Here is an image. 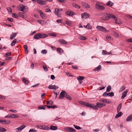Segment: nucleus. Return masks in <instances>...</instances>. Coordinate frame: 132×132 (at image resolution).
Returning <instances> with one entry per match:
<instances>
[{
    "label": "nucleus",
    "mask_w": 132,
    "mask_h": 132,
    "mask_svg": "<svg viewBox=\"0 0 132 132\" xmlns=\"http://www.w3.org/2000/svg\"><path fill=\"white\" fill-rule=\"evenodd\" d=\"M67 95V93L65 91H62L60 94L59 95V98H60L61 99H63L64 97H66Z\"/></svg>",
    "instance_id": "nucleus-1"
},
{
    "label": "nucleus",
    "mask_w": 132,
    "mask_h": 132,
    "mask_svg": "<svg viewBox=\"0 0 132 132\" xmlns=\"http://www.w3.org/2000/svg\"><path fill=\"white\" fill-rule=\"evenodd\" d=\"M86 106L88 107L92 108L95 110L98 109L96 106L93 104H90L87 103Z\"/></svg>",
    "instance_id": "nucleus-2"
},
{
    "label": "nucleus",
    "mask_w": 132,
    "mask_h": 132,
    "mask_svg": "<svg viewBox=\"0 0 132 132\" xmlns=\"http://www.w3.org/2000/svg\"><path fill=\"white\" fill-rule=\"evenodd\" d=\"M64 129L67 132H76L75 130L73 128L70 127H66Z\"/></svg>",
    "instance_id": "nucleus-3"
},
{
    "label": "nucleus",
    "mask_w": 132,
    "mask_h": 132,
    "mask_svg": "<svg viewBox=\"0 0 132 132\" xmlns=\"http://www.w3.org/2000/svg\"><path fill=\"white\" fill-rule=\"evenodd\" d=\"M96 7L97 9L101 10H104V7L101 5L98 2H97L96 3Z\"/></svg>",
    "instance_id": "nucleus-4"
},
{
    "label": "nucleus",
    "mask_w": 132,
    "mask_h": 132,
    "mask_svg": "<svg viewBox=\"0 0 132 132\" xmlns=\"http://www.w3.org/2000/svg\"><path fill=\"white\" fill-rule=\"evenodd\" d=\"M96 28L98 30H100L101 31L106 32V30L104 28H103L102 26H97L96 27Z\"/></svg>",
    "instance_id": "nucleus-5"
},
{
    "label": "nucleus",
    "mask_w": 132,
    "mask_h": 132,
    "mask_svg": "<svg viewBox=\"0 0 132 132\" xmlns=\"http://www.w3.org/2000/svg\"><path fill=\"white\" fill-rule=\"evenodd\" d=\"M11 121L10 120H1V123L3 125L11 123Z\"/></svg>",
    "instance_id": "nucleus-6"
},
{
    "label": "nucleus",
    "mask_w": 132,
    "mask_h": 132,
    "mask_svg": "<svg viewBox=\"0 0 132 132\" xmlns=\"http://www.w3.org/2000/svg\"><path fill=\"white\" fill-rule=\"evenodd\" d=\"M81 4L84 8H89L90 7V6L87 3L85 2H82Z\"/></svg>",
    "instance_id": "nucleus-7"
},
{
    "label": "nucleus",
    "mask_w": 132,
    "mask_h": 132,
    "mask_svg": "<svg viewBox=\"0 0 132 132\" xmlns=\"http://www.w3.org/2000/svg\"><path fill=\"white\" fill-rule=\"evenodd\" d=\"M26 127L23 125H22L18 128L16 129V131L19 132L21 131L23 129H24Z\"/></svg>",
    "instance_id": "nucleus-8"
},
{
    "label": "nucleus",
    "mask_w": 132,
    "mask_h": 132,
    "mask_svg": "<svg viewBox=\"0 0 132 132\" xmlns=\"http://www.w3.org/2000/svg\"><path fill=\"white\" fill-rule=\"evenodd\" d=\"M78 80L79 82V84H81L82 82V80L84 79V78L83 76H79L77 77Z\"/></svg>",
    "instance_id": "nucleus-9"
},
{
    "label": "nucleus",
    "mask_w": 132,
    "mask_h": 132,
    "mask_svg": "<svg viewBox=\"0 0 132 132\" xmlns=\"http://www.w3.org/2000/svg\"><path fill=\"white\" fill-rule=\"evenodd\" d=\"M105 105V104L98 102L97 103L96 105V106L97 108H100Z\"/></svg>",
    "instance_id": "nucleus-10"
},
{
    "label": "nucleus",
    "mask_w": 132,
    "mask_h": 132,
    "mask_svg": "<svg viewBox=\"0 0 132 132\" xmlns=\"http://www.w3.org/2000/svg\"><path fill=\"white\" fill-rule=\"evenodd\" d=\"M128 91V90L127 89L123 92L122 95V96L121 97V99H123L126 96L127 93Z\"/></svg>",
    "instance_id": "nucleus-11"
},
{
    "label": "nucleus",
    "mask_w": 132,
    "mask_h": 132,
    "mask_svg": "<svg viewBox=\"0 0 132 132\" xmlns=\"http://www.w3.org/2000/svg\"><path fill=\"white\" fill-rule=\"evenodd\" d=\"M36 1L40 5H44L46 3V2L43 0H36Z\"/></svg>",
    "instance_id": "nucleus-12"
},
{
    "label": "nucleus",
    "mask_w": 132,
    "mask_h": 132,
    "mask_svg": "<svg viewBox=\"0 0 132 132\" xmlns=\"http://www.w3.org/2000/svg\"><path fill=\"white\" fill-rule=\"evenodd\" d=\"M48 88L50 89L56 90L58 88V87L55 85H52L49 86Z\"/></svg>",
    "instance_id": "nucleus-13"
},
{
    "label": "nucleus",
    "mask_w": 132,
    "mask_h": 132,
    "mask_svg": "<svg viewBox=\"0 0 132 132\" xmlns=\"http://www.w3.org/2000/svg\"><path fill=\"white\" fill-rule=\"evenodd\" d=\"M66 14L67 15L70 16H72L75 15V13L73 12L69 11L67 12Z\"/></svg>",
    "instance_id": "nucleus-14"
},
{
    "label": "nucleus",
    "mask_w": 132,
    "mask_h": 132,
    "mask_svg": "<svg viewBox=\"0 0 132 132\" xmlns=\"http://www.w3.org/2000/svg\"><path fill=\"white\" fill-rule=\"evenodd\" d=\"M26 6H23L22 5H21L19 6V10L20 11L23 12Z\"/></svg>",
    "instance_id": "nucleus-15"
},
{
    "label": "nucleus",
    "mask_w": 132,
    "mask_h": 132,
    "mask_svg": "<svg viewBox=\"0 0 132 132\" xmlns=\"http://www.w3.org/2000/svg\"><path fill=\"white\" fill-rule=\"evenodd\" d=\"M108 16L109 19L110 18H111L114 20L116 18V16L114 15L111 14H109L108 15Z\"/></svg>",
    "instance_id": "nucleus-16"
},
{
    "label": "nucleus",
    "mask_w": 132,
    "mask_h": 132,
    "mask_svg": "<svg viewBox=\"0 0 132 132\" xmlns=\"http://www.w3.org/2000/svg\"><path fill=\"white\" fill-rule=\"evenodd\" d=\"M37 21L40 24L42 25L46 23L47 21H48V20H47V21H45L43 20H37Z\"/></svg>",
    "instance_id": "nucleus-17"
},
{
    "label": "nucleus",
    "mask_w": 132,
    "mask_h": 132,
    "mask_svg": "<svg viewBox=\"0 0 132 132\" xmlns=\"http://www.w3.org/2000/svg\"><path fill=\"white\" fill-rule=\"evenodd\" d=\"M19 15L20 16L23 18H26V16L25 14L22 13L20 12L19 13Z\"/></svg>",
    "instance_id": "nucleus-18"
},
{
    "label": "nucleus",
    "mask_w": 132,
    "mask_h": 132,
    "mask_svg": "<svg viewBox=\"0 0 132 132\" xmlns=\"http://www.w3.org/2000/svg\"><path fill=\"white\" fill-rule=\"evenodd\" d=\"M39 38H44L46 37H47L48 35L45 34H40L39 33Z\"/></svg>",
    "instance_id": "nucleus-19"
},
{
    "label": "nucleus",
    "mask_w": 132,
    "mask_h": 132,
    "mask_svg": "<svg viewBox=\"0 0 132 132\" xmlns=\"http://www.w3.org/2000/svg\"><path fill=\"white\" fill-rule=\"evenodd\" d=\"M81 15L82 18H83L86 19L89 17L88 15L85 13L82 14Z\"/></svg>",
    "instance_id": "nucleus-20"
},
{
    "label": "nucleus",
    "mask_w": 132,
    "mask_h": 132,
    "mask_svg": "<svg viewBox=\"0 0 132 132\" xmlns=\"http://www.w3.org/2000/svg\"><path fill=\"white\" fill-rule=\"evenodd\" d=\"M16 34L15 33L13 32L10 36V39H14L16 36Z\"/></svg>",
    "instance_id": "nucleus-21"
},
{
    "label": "nucleus",
    "mask_w": 132,
    "mask_h": 132,
    "mask_svg": "<svg viewBox=\"0 0 132 132\" xmlns=\"http://www.w3.org/2000/svg\"><path fill=\"white\" fill-rule=\"evenodd\" d=\"M101 65H98L97 67L94 69L93 70L94 71H98L101 69Z\"/></svg>",
    "instance_id": "nucleus-22"
},
{
    "label": "nucleus",
    "mask_w": 132,
    "mask_h": 132,
    "mask_svg": "<svg viewBox=\"0 0 132 132\" xmlns=\"http://www.w3.org/2000/svg\"><path fill=\"white\" fill-rule=\"evenodd\" d=\"M127 121H132V115H129L127 118L126 120Z\"/></svg>",
    "instance_id": "nucleus-23"
},
{
    "label": "nucleus",
    "mask_w": 132,
    "mask_h": 132,
    "mask_svg": "<svg viewBox=\"0 0 132 132\" xmlns=\"http://www.w3.org/2000/svg\"><path fill=\"white\" fill-rule=\"evenodd\" d=\"M84 27L88 29H91L92 27L91 26L89 23H88L87 25L86 26H84Z\"/></svg>",
    "instance_id": "nucleus-24"
},
{
    "label": "nucleus",
    "mask_w": 132,
    "mask_h": 132,
    "mask_svg": "<svg viewBox=\"0 0 132 132\" xmlns=\"http://www.w3.org/2000/svg\"><path fill=\"white\" fill-rule=\"evenodd\" d=\"M109 19V18L108 16H103L101 19L104 21H106L108 20Z\"/></svg>",
    "instance_id": "nucleus-25"
},
{
    "label": "nucleus",
    "mask_w": 132,
    "mask_h": 132,
    "mask_svg": "<svg viewBox=\"0 0 132 132\" xmlns=\"http://www.w3.org/2000/svg\"><path fill=\"white\" fill-rule=\"evenodd\" d=\"M59 42L60 43H61V44H66L67 43V42L66 41L64 40L61 39H59Z\"/></svg>",
    "instance_id": "nucleus-26"
},
{
    "label": "nucleus",
    "mask_w": 132,
    "mask_h": 132,
    "mask_svg": "<svg viewBox=\"0 0 132 132\" xmlns=\"http://www.w3.org/2000/svg\"><path fill=\"white\" fill-rule=\"evenodd\" d=\"M106 5L108 6L111 7L113 5V4L111 1H109L107 3Z\"/></svg>",
    "instance_id": "nucleus-27"
},
{
    "label": "nucleus",
    "mask_w": 132,
    "mask_h": 132,
    "mask_svg": "<svg viewBox=\"0 0 132 132\" xmlns=\"http://www.w3.org/2000/svg\"><path fill=\"white\" fill-rule=\"evenodd\" d=\"M50 129L53 130H55L57 129V127L56 126L52 125L51 126Z\"/></svg>",
    "instance_id": "nucleus-28"
},
{
    "label": "nucleus",
    "mask_w": 132,
    "mask_h": 132,
    "mask_svg": "<svg viewBox=\"0 0 132 132\" xmlns=\"http://www.w3.org/2000/svg\"><path fill=\"white\" fill-rule=\"evenodd\" d=\"M122 107V104H120L117 108V112H118L120 111L121 108Z\"/></svg>",
    "instance_id": "nucleus-29"
},
{
    "label": "nucleus",
    "mask_w": 132,
    "mask_h": 132,
    "mask_svg": "<svg viewBox=\"0 0 132 132\" xmlns=\"http://www.w3.org/2000/svg\"><path fill=\"white\" fill-rule=\"evenodd\" d=\"M22 81L26 85L28 84L29 82V81L27 80L24 78H22Z\"/></svg>",
    "instance_id": "nucleus-30"
},
{
    "label": "nucleus",
    "mask_w": 132,
    "mask_h": 132,
    "mask_svg": "<svg viewBox=\"0 0 132 132\" xmlns=\"http://www.w3.org/2000/svg\"><path fill=\"white\" fill-rule=\"evenodd\" d=\"M78 38L80 40H84L86 39V37L82 36H79L78 37Z\"/></svg>",
    "instance_id": "nucleus-31"
},
{
    "label": "nucleus",
    "mask_w": 132,
    "mask_h": 132,
    "mask_svg": "<svg viewBox=\"0 0 132 132\" xmlns=\"http://www.w3.org/2000/svg\"><path fill=\"white\" fill-rule=\"evenodd\" d=\"M111 54V53H108L105 50H103L102 52V54L104 55L106 54Z\"/></svg>",
    "instance_id": "nucleus-32"
},
{
    "label": "nucleus",
    "mask_w": 132,
    "mask_h": 132,
    "mask_svg": "<svg viewBox=\"0 0 132 132\" xmlns=\"http://www.w3.org/2000/svg\"><path fill=\"white\" fill-rule=\"evenodd\" d=\"M72 6L78 9H79L80 8V7L78 5L75 3H73L72 4Z\"/></svg>",
    "instance_id": "nucleus-33"
},
{
    "label": "nucleus",
    "mask_w": 132,
    "mask_h": 132,
    "mask_svg": "<svg viewBox=\"0 0 132 132\" xmlns=\"http://www.w3.org/2000/svg\"><path fill=\"white\" fill-rule=\"evenodd\" d=\"M122 114H123L122 112H120L116 115L115 117V118H117L119 117H120L122 115Z\"/></svg>",
    "instance_id": "nucleus-34"
},
{
    "label": "nucleus",
    "mask_w": 132,
    "mask_h": 132,
    "mask_svg": "<svg viewBox=\"0 0 132 132\" xmlns=\"http://www.w3.org/2000/svg\"><path fill=\"white\" fill-rule=\"evenodd\" d=\"M115 20V23L117 24H120L121 23V21L120 20H117V18H116L114 20Z\"/></svg>",
    "instance_id": "nucleus-35"
},
{
    "label": "nucleus",
    "mask_w": 132,
    "mask_h": 132,
    "mask_svg": "<svg viewBox=\"0 0 132 132\" xmlns=\"http://www.w3.org/2000/svg\"><path fill=\"white\" fill-rule=\"evenodd\" d=\"M47 104L52 105L53 104V102L52 100H50L49 101L47 102Z\"/></svg>",
    "instance_id": "nucleus-36"
},
{
    "label": "nucleus",
    "mask_w": 132,
    "mask_h": 132,
    "mask_svg": "<svg viewBox=\"0 0 132 132\" xmlns=\"http://www.w3.org/2000/svg\"><path fill=\"white\" fill-rule=\"evenodd\" d=\"M111 89V86L110 85H109L107 87V89L106 90V92H110Z\"/></svg>",
    "instance_id": "nucleus-37"
},
{
    "label": "nucleus",
    "mask_w": 132,
    "mask_h": 132,
    "mask_svg": "<svg viewBox=\"0 0 132 132\" xmlns=\"http://www.w3.org/2000/svg\"><path fill=\"white\" fill-rule=\"evenodd\" d=\"M125 87L123 85L120 88L119 90V92H122L125 89Z\"/></svg>",
    "instance_id": "nucleus-38"
},
{
    "label": "nucleus",
    "mask_w": 132,
    "mask_h": 132,
    "mask_svg": "<svg viewBox=\"0 0 132 132\" xmlns=\"http://www.w3.org/2000/svg\"><path fill=\"white\" fill-rule=\"evenodd\" d=\"M108 96L112 97L114 95V93L113 92H110L108 93Z\"/></svg>",
    "instance_id": "nucleus-39"
},
{
    "label": "nucleus",
    "mask_w": 132,
    "mask_h": 132,
    "mask_svg": "<svg viewBox=\"0 0 132 132\" xmlns=\"http://www.w3.org/2000/svg\"><path fill=\"white\" fill-rule=\"evenodd\" d=\"M39 35V34L35 35L34 36V38L36 39H38L40 38Z\"/></svg>",
    "instance_id": "nucleus-40"
},
{
    "label": "nucleus",
    "mask_w": 132,
    "mask_h": 132,
    "mask_svg": "<svg viewBox=\"0 0 132 132\" xmlns=\"http://www.w3.org/2000/svg\"><path fill=\"white\" fill-rule=\"evenodd\" d=\"M11 116V118H17L19 117V116L16 114H12Z\"/></svg>",
    "instance_id": "nucleus-41"
},
{
    "label": "nucleus",
    "mask_w": 132,
    "mask_h": 132,
    "mask_svg": "<svg viewBox=\"0 0 132 132\" xmlns=\"http://www.w3.org/2000/svg\"><path fill=\"white\" fill-rule=\"evenodd\" d=\"M6 131V130L5 128L0 127V132L5 131Z\"/></svg>",
    "instance_id": "nucleus-42"
},
{
    "label": "nucleus",
    "mask_w": 132,
    "mask_h": 132,
    "mask_svg": "<svg viewBox=\"0 0 132 132\" xmlns=\"http://www.w3.org/2000/svg\"><path fill=\"white\" fill-rule=\"evenodd\" d=\"M73 126L76 129H77V130L80 129H81V128L80 127L78 126L74 125Z\"/></svg>",
    "instance_id": "nucleus-43"
},
{
    "label": "nucleus",
    "mask_w": 132,
    "mask_h": 132,
    "mask_svg": "<svg viewBox=\"0 0 132 132\" xmlns=\"http://www.w3.org/2000/svg\"><path fill=\"white\" fill-rule=\"evenodd\" d=\"M7 9L9 12H10V13L11 14L12 13V10L11 9L10 7H7Z\"/></svg>",
    "instance_id": "nucleus-44"
},
{
    "label": "nucleus",
    "mask_w": 132,
    "mask_h": 132,
    "mask_svg": "<svg viewBox=\"0 0 132 132\" xmlns=\"http://www.w3.org/2000/svg\"><path fill=\"white\" fill-rule=\"evenodd\" d=\"M100 101L102 102H104L105 103H107V100L106 99H101L100 100Z\"/></svg>",
    "instance_id": "nucleus-45"
},
{
    "label": "nucleus",
    "mask_w": 132,
    "mask_h": 132,
    "mask_svg": "<svg viewBox=\"0 0 132 132\" xmlns=\"http://www.w3.org/2000/svg\"><path fill=\"white\" fill-rule=\"evenodd\" d=\"M59 12V9H55V12L54 13L55 14H56L57 15H58V12Z\"/></svg>",
    "instance_id": "nucleus-46"
},
{
    "label": "nucleus",
    "mask_w": 132,
    "mask_h": 132,
    "mask_svg": "<svg viewBox=\"0 0 132 132\" xmlns=\"http://www.w3.org/2000/svg\"><path fill=\"white\" fill-rule=\"evenodd\" d=\"M79 103L80 104L85 106L86 105V104L87 103V102H84L82 101H80Z\"/></svg>",
    "instance_id": "nucleus-47"
},
{
    "label": "nucleus",
    "mask_w": 132,
    "mask_h": 132,
    "mask_svg": "<svg viewBox=\"0 0 132 132\" xmlns=\"http://www.w3.org/2000/svg\"><path fill=\"white\" fill-rule=\"evenodd\" d=\"M41 53L43 54H46L47 53V51L46 50H43L41 51Z\"/></svg>",
    "instance_id": "nucleus-48"
},
{
    "label": "nucleus",
    "mask_w": 132,
    "mask_h": 132,
    "mask_svg": "<svg viewBox=\"0 0 132 132\" xmlns=\"http://www.w3.org/2000/svg\"><path fill=\"white\" fill-rule=\"evenodd\" d=\"M67 96L66 95V97H65V98L69 100H71V97L69 95H68L67 94Z\"/></svg>",
    "instance_id": "nucleus-49"
},
{
    "label": "nucleus",
    "mask_w": 132,
    "mask_h": 132,
    "mask_svg": "<svg viewBox=\"0 0 132 132\" xmlns=\"http://www.w3.org/2000/svg\"><path fill=\"white\" fill-rule=\"evenodd\" d=\"M49 35L50 36H52L55 37L56 36V35L55 34H54L53 33H50L49 34Z\"/></svg>",
    "instance_id": "nucleus-50"
},
{
    "label": "nucleus",
    "mask_w": 132,
    "mask_h": 132,
    "mask_svg": "<svg viewBox=\"0 0 132 132\" xmlns=\"http://www.w3.org/2000/svg\"><path fill=\"white\" fill-rule=\"evenodd\" d=\"M43 68L44 69V70L45 71H47L48 70L47 67L44 65H43Z\"/></svg>",
    "instance_id": "nucleus-51"
},
{
    "label": "nucleus",
    "mask_w": 132,
    "mask_h": 132,
    "mask_svg": "<svg viewBox=\"0 0 132 132\" xmlns=\"http://www.w3.org/2000/svg\"><path fill=\"white\" fill-rule=\"evenodd\" d=\"M12 58L11 57H8L6 58L5 59L6 60H10L12 59Z\"/></svg>",
    "instance_id": "nucleus-52"
},
{
    "label": "nucleus",
    "mask_w": 132,
    "mask_h": 132,
    "mask_svg": "<svg viewBox=\"0 0 132 132\" xmlns=\"http://www.w3.org/2000/svg\"><path fill=\"white\" fill-rule=\"evenodd\" d=\"M61 51H63L61 49L59 48H57V51L58 53H60L61 52Z\"/></svg>",
    "instance_id": "nucleus-53"
},
{
    "label": "nucleus",
    "mask_w": 132,
    "mask_h": 132,
    "mask_svg": "<svg viewBox=\"0 0 132 132\" xmlns=\"http://www.w3.org/2000/svg\"><path fill=\"white\" fill-rule=\"evenodd\" d=\"M12 16L14 18H17V15L14 13L12 14Z\"/></svg>",
    "instance_id": "nucleus-54"
},
{
    "label": "nucleus",
    "mask_w": 132,
    "mask_h": 132,
    "mask_svg": "<svg viewBox=\"0 0 132 132\" xmlns=\"http://www.w3.org/2000/svg\"><path fill=\"white\" fill-rule=\"evenodd\" d=\"M41 128L43 129L44 130H48L50 129V128H47V127H45L44 128H43V126H41Z\"/></svg>",
    "instance_id": "nucleus-55"
},
{
    "label": "nucleus",
    "mask_w": 132,
    "mask_h": 132,
    "mask_svg": "<svg viewBox=\"0 0 132 132\" xmlns=\"http://www.w3.org/2000/svg\"><path fill=\"white\" fill-rule=\"evenodd\" d=\"M114 36L116 37H118L119 36L118 34L116 32H114Z\"/></svg>",
    "instance_id": "nucleus-56"
},
{
    "label": "nucleus",
    "mask_w": 132,
    "mask_h": 132,
    "mask_svg": "<svg viewBox=\"0 0 132 132\" xmlns=\"http://www.w3.org/2000/svg\"><path fill=\"white\" fill-rule=\"evenodd\" d=\"M40 16L42 17L43 19H44L45 17H44V15L43 14V13L42 12L40 13Z\"/></svg>",
    "instance_id": "nucleus-57"
},
{
    "label": "nucleus",
    "mask_w": 132,
    "mask_h": 132,
    "mask_svg": "<svg viewBox=\"0 0 132 132\" xmlns=\"http://www.w3.org/2000/svg\"><path fill=\"white\" fill-rule=\"evenodd\" d=\"M46 109V107H39L38 108V109H43V110H45Z\"/></svg>",
    "instance_id": "nucleus-58"
},
{
    "label": "nucleus",
    "mask_w": 132,
    "mask_h": 132,
    "mask_svg": "<svg viewBox=\"0 0 132 132\" xmlns=\"http://www.w3.org/2000/svg\"><path fill=\"white\" fill-rule=\"evenodd\" d=\"M12 116L10 114H8L7 116H5V118L11 117Z\"/></svg>",
    "instance_id": "nucleus-59"
},
{
    "label": "nucleus",
    "mask_w": 132,
    "mask_h": 132,
    "mask_svg": "<svg viewBox=\"0 0 132 132\" xmlns=\"http://www.w3.org/2000/svg\"><path fill=\"white\" fill-rule=\"evenodd\" d=\"M72 67L74 69H77L78 68V67L77 66H72Z\"/></svg>",
    "instance_id": "nucleus-60"
},
{
    "label": "nucleus",
    "mask_w": 132,
    "mask_h": 132,
    "mask_svg": "<svg viewBox=\"0 0 132 132\" xmlns=\"http://www.w3.org/2000/svg\"><path fill=\"white\" fill-rule=\"evenodd\" d=\"M108 93H107L106 92H104L102 95V96H108Z\"/></svg>",
    "instance_id": "nucleus-61"
},
{
    "label": "nucleus",
    "mask_w": 132,
    "mask_h": 132,
    "mask_svg": "<svg viewBox=\"0 0 132 132\" xmlns=\"http://www.w3.org/2000/svg\"><path fill=\"white\" fill-rule=\"evenodd\" d=\"M11 55V53H7L5 55V56L6 57H7L9 56H10Z\"/></svg>",
    "instance_id": "nucleus-62"
},
{
    "label": "nucleus",
    "mask_w": 132,
    "mask_h": 132,
    "mask_svg": "<svg viewBox=\"0 0 132 132\" xmlns=\"http://www.w3.org/2000/svg\"><path fill=\"white\" fill-rule=\"evenodd\" d=\"M51 79L52 80H54L55 78L54 76V75H51Z\"/></svg>",
    "instance_id": "nucleus-63"
},
{
    "label": "nucleus",
    "mask_w": 132,
    "mask_h": 132,
    "mask_svg": "<svg viewBox=\"0 0 132 132\" xmlns=\"http://www.w3.org/2000/svg\"><path fill=\"white\" fill-rule=\"evenodd\" d=\"M7 20L11 22H12L13 21V19L11 18H8Z\"/></svg>",
    "instance_id": "nucleus-64"
}]
</instances>
